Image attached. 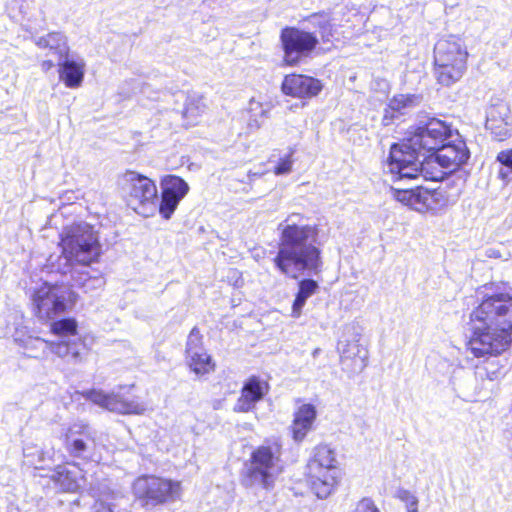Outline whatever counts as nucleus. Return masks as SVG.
<instances>
[{"mask_svg": "<svg viewBox=\"0 0 512 512\" xmlns=\"http://www.w3.org/2000/svg\"><path fill=\"white\" fill-rule=\"evenodd\" d=\"M361 333L354 323L344 327L342 339L338 343L342 369L350 374L361 373L368 363V351L360 345Z\"/></svg>", "mask_w": 512, "mask_h": 512, "instance_id": "nucleus-14", "label": "nucleus"}, {"mask_svg": "<svg viewBox=\"0 0 512 512\" xmlns=\"http://www.w3.org/2000/svg\"><path fill=\"white\" fill-rule=\"evenodd\" d=\"M81 395L94 404L119 414H143L146 410L144 403L137 397H126L119 393H105L101 389L83 391Z\"/></svg>", "mask_w": 512, "mask_h": 512, "instance_id": "nucleus-15", "label": "nucleus"}, {"mask_svg": "<svg viewBox=\"0 0 512 512\" xmlns=\"http://www.w3.org/2000/svg\"><path fill=\"white\" fill-rule=\"evenodd\" d=\"M317 411L314 405L312 404H302L294 413V420L306 424L310 427L313 426V423L316 419Z\"/></svg>", "mask_w": 512, "mask_h": 512, "instance_id": "nucleus-31", "label": "nucleus"}, {"mask_svg": "<svg viewBox=\"0 0 512 512\" xmlns=\"http://www.w3.org/2000/svg\"><path fill=\"white\" fill-rule=\"evenodd\" d=\"M421 154H418V171L417 174L413 177H401L396 178L393 177L390 173H385L390 176V180L393 182L416 179L419 176H422L425 180L431 181H442L446 176L451 174L448 170L442 168L435 160L433 154H431L427 160H420Z\"/></svg>", "mask_w": 512, "mask_h": 512, "instance_id": "nucleus-22", "label": "nucleus"}, {"mask_svg": "<svg viewBox=\"0 0 512 512\" xmlns=\"http://www.w3.org/2000/svg\"><path fill=\"white\" fill-rule=\"evenodd\" d=\"M54 478L62 489L69 492L78 491L85 483L84 474L76 465L59 466Z\"/></svg>", "mask_w": 512, "mask_h": 512, "instance_id": "nucleus-24", "label": "nucleus"}, {"mask_svg": "<svg viewBox=\"0 0 512 512\" xmlns=\"http://www.w3.org/2000/svg\"><path fill=\"white\" fill-rule=\"evenodd\" d=\"M206 105L203 98L197 95L187 97L183 117L187 119L189 124H194L197 117L205 111Z\"/></svg>", "mask_w": 512, "mask_h": 512, "instance_id": "nucleus-29", "label": "nucleus"}, {"mask_svg": "<svg viewBox=\"0 0 512 512\" xmlns=\"http://www.w3.org/2000/svg\"><path fill=\"white\" fill-rule=\"evenodd\" d=\"M355 512H380V510L371 499L363 498L358 502Z\"/></svg>", "mask_w": 512, "mask_h": 512, "instance_id": "nucleus-40", "label": "nucleus"}, {"mask_svg": "<svg viewBox=\"0 0 512 512\" xmlns=\"http://www.w3.org/2000/svg\"><path fill=\"white\" fill-rule=\"evenodd\" d=\"M468 53L462 41L455 37L440 39L434 47L435 73L440 84L450 86L466 71Z\"/></svg>", "mask_w": 512, "mask_h": 512, "instance_id": "nucleus-7", "label": "nucleus"}, {"mask_svg": "<svg viewBox=\"0 0 512 512\" xmlns=\"http://www.w3.org/2000/svg\"><path fill=\"white\" fill-rule=\"evenodd\" d=\"M319 285L318 282L313 279H302L298 283V292L292 304L291 316L293 318H299L302 314V309L306 304L309 297L316 293Z\"/></svg>", "mask_w": 512, "mask_h": 512, "instance_id": "nucleus-25", "label": "nucleus"}, {"mask_svg": "<svg viewBox=\"0 0 512 512\" xmlns=\"http://www.w3.org/2000/svg\"><path fill=\"white\" fill-rule=\"evenodd\" d=\"M124 501V497H113L109 499L97 500L93 507V512H125V509L120 507V502Z\"/></svg>", "mask_w": 512, "mask_h": 512, "instance_id": "nucleus-32", "label": "nucleus"}, {"mask_svg": "<svg viewBox=\"0 0 512 512\" xmlns=\"http://www.w3.org/2000/svg\"><path fill=\"white\" fill-rule=\"evenodd\" d=\"M398 498L406 504V508L408 512H417L418 511V498L412 494L410 491L405 489H400L397 494Z\"/></svg>", "mask_w": 512, "mask_h": 512, "instance_id": "nucleus-37", "label": "nucleus"}, {"mask_svg": "<svg viewBox=\"0 0 512 512\" xmlns=\"http://www.w3.org/2000/svg\"><path fill=\"white\" fill-rule=\"evenodd\" d=\"M204 350L202 346V336L199 330L194 327L190 334L188 335L187 343H186V356L187 357H196L197 352Z\"/></svg>", "mask_w": 512, "mask_h": 512, "instance_id": "nucleus-34", "label": "nucleus"}, {"mask_svg": "<svg viewBox=\"0 0 512 512\" xmlns=\"http://www.w3.org/2000/svg\"><path fill=\"white\" fill-rule=\"evenodd\" d=\"M323 85L320 80L303 74L286 75L281 89L285 95L296 98H312L317 96Z\"/></svg>", "mask_w": 512, "mask_h": 512, "instance_id": "nucleus-18", "label": "nucleus"}, {"mask_svg": "<svg viewBox=\"0 0 512 512\" xmlns=\"http://www.w3.org/2000/svg\"><path fill=\"white\" fill-rule=\"evenodd\" d=\"M281 445L277 442L257 447L246 464L242 482L246 487L270 490L281 473Z\"/></svg>", "mask_w": 512, "mask_h": 512, "instance_id": "nucleus-6", "label": "nucleus"}, {"mask_svg": "<svg viewBox=\"0 0 512 512\" xmlns=\"http://www.w3.org/2000/svg\"><path fill=\"white\" fill-rule=\"evenodd\" d=\"M436 162L450 173L457 171L470 157L466 142L457 132L436 152L433 153Z\"/></svg>", "mask_w": 512, "mask_h": 512, "instance_id": "nucleus-16", "label": "nucleus"}, {"mask_svg": "<svg viewBox=\"0 0 512 512\" xmlns=\"http://www.w3.org/2000/svg\"><path fill=\"white\" fill-rule=\"evenodd\" d=\"M124 191L130 208L144 217L159 211L165 220H169L181 200L189 192L188 183L179 176L166 175L161 180V198L159 205L158 190L155 182L137 172L127 171L124 175Z\"/></svg>", "mask_w": 512, "mask_h": 512, "instance_id": "nucleus-3", "label": "nucleus"}, {"mask_svg": "<svg viewBox=\"0 0 512 512\" xmlns=\"http://www.w3.org/2000/svg\"><path fill=\"white\" fill-rule=\"evenodd\" d=\"M468 350L476 358L487 359L506 351L512 342V295L485 294L472 312Z\"/></svg>", "mask_w": 512, "mask_h": 512, "instance_id": "nucleus-1", "label": "nucleus"}, {"mask_svg": "<svg viewBox=\"0 0 512 512\" xmlns=\"http://www.w3.org/2000/svg\"><path fill=\"white\" fill-rule=\"evenodd\" d=\"M262 174H263V172L257 171V172H253V173L251 174V176H252V177H256V176H258V177H259V176H261Z\"/></svg>", "mask_w": 512, "mask_h": 512, "instance_id": "nucleus-43", "label": "nucleus"}, {"mask_svg": "<svg viewBox=\"0 0 512 512\" xmlns=\"http://www.w3.org/2000/svg\"><path fill=\"white\" fill-rule=\"evenodd\" d=\"M187 363L190 369L197 375L207 374L214 369V364L210 355L204 350L197 352L196 357H187Z\"/></svg>", "mask_w": 512, "mask_h": 512, "instance_id": "nucleus-28", "label": "nucleus"}, {"mask_svg": "<svg viewBox=\"0 0 512 512\" xmlns=\"http://www.w3.org/2000/svg\"><path fill=\"white\" fill-rule=\"evenodd\" d=\"M309 22L319 28V34L324 42L330 41L332 36V25L329 19L324 15H312L309 18Z\"/></svg>", "mask_w": 512, "mask_h": 512, "instance_id": "nucleus-33", "label": "nucleus"}, {"mask_svg": "<svg viewBox=\"0 0 512 512\" xmlns=\"http://www.w3.org/2000/svg\"><path fill=\"white\" fill-rule=\"evenodd\" d=\"M293 153H294V151L291 150L283 158H280L277 165L274 167L275 175H286L291 172L292 165H293V159H292Z\"/></svg>", "mask_w": 512, "mask_h": 512, "instance_id": "nucleus-38", "label": "nucleus"}, {"mask_svg": "<svg viewBox=\"0 0 512 512\" xmlns=\"http://www.w3.org/2000/svg\"><path fill=\"white\" fill-rule=\"evenodd\" d=\"M23 454L30 465L35 468H43L45 461L50 460L53 453L50 451H43L37 446H26L23 449Z\"/></svg>", "mask_w": 512, "mask_h": 512, "instance_id": "nucleus-30", "label": "nucleus"}, {"mask_svg": "<svg viewBox=\"0 0 512 512\" xmlns=\"http://www.w3.org/2000/svg\"><path fill=\"white\" fill-rule=\"evenodd\" d=\"M320 351H321V350H320V348H316V349H314V351L312 352V356H313L314 358H315V357H317V355L320 353Z\"/></svg>", "mask_w": 512, "mask_h": 512, "instance_id": "nucleus-42", "label": "nucleus"}, {"mask_svg": "<svg viewBox=\"0 0 512 512\" xmlns=\"http://www.w3.org/2000/svg\"><path fill=\"white\" fill-rule=\"evenodd\" d=\"M15 341L29 352V357L39 358L41 355L37 353V351L41 350L44 354L48 349L58 357L74 364L80 363L84 360V354L86 351L84 342H80L78 340L52 342L40 337H28L27 339H18L15 337Z\"/></svg>", "mask_w": 512, "mask_h": 512, "instance_id": "nucleus-13", "label": "nucleus"}, {"mask_svg": "<svg viewBox=\"0 0 512 512\" xmlns=\"http://www.w3.org/2000/svg\"><path fill=\"white\" fill-rule=\"evenodd\" d=\"M268 390L269 386L267 382L256 376L250 377L243 384L240 397L237 399L233 411L238 413L252 411L256 404L268 393Z\"/></svg>", "mask_w": 512, "mask_h": 512, "instance_id": "nucleus-20", "label": "nucleus"}, {"mask_svg": "<svg viewBox=\"0 0 512 512\" xmlns=\"http://www.w3.org/2000/svg\"><path fill=\"white\" fill-rule=\"evenodd\" d=\"M485 127L494 139L503 141L512 135V116L505 103L491 106L487 111Z\"/></svg>", "mask_w": 512, "mask_h": 512, "instance_id": "nucleus-19", "label": "nucleus"}, {"mask_svg": "<svg viewBox=\"0 0 512 512\" xmlns=\"http://www.w3.org/2000/svg\"><path fill=\"white\" fill-rule=\"evenodd\" d=\"M311 429H312V427H310L306 424L300 423L293 419L292 436H293L294 441H296V442L303 441Z\"/></svg>", "mask_w": 512, "mask_h": 512, "instance_id": "nucleus-39", "label": "nucleus"}, {"mask_svg": "<svg viewBox=\"0 0 512 512\" xmlns=\"http://www.w3.org/2000/svg\"><path fill=\"white\" fill-rule=\"evenodd\" d=\"M423 160H427L428 158L425 157V154H422Z\"/></svg>", "mask_w": 512, "mask_h": 512, "instance_id": "nucleus-44", "label": "nucleus"}, {"mask_svg": "<svg viewBox=\"0 0 512 512\" xmlns=\"http://www.w3.org/2000/svg\"><path fill=\"white\" fill-rule=\"evenodd\" d=\"M54 66V62L52 60H44L41 64V67L44 71L50 70Z\"/></svg>", "mask_w": 512, "mask_h": 512, "instance_id": "nucleus-41", "label": "nucleus"}, {"mask_svg": "<svg viewBox=\"0 0 512 512\" xmlns=\"http://www.w3.org/2000/svg\"><path fill=\"white\" fill-rule=\"evenodd\" d=\"M133 492L143 505L157 506L178 498L180 484L168 479L144 475L134 481Z\"/></svg>", "mask_w": 512, "mask_h": 512, "instance_id": "nucleus-11", "label": "nucleus"}, {"mask_svg": "<svg viewBox=\"0 0 512 512\" xmlns=\"http://www.w3.org/2000/svg\"><path fill=\"white\" fill-rule=\"evenodd\" d=\"M303 220L302 215L293 213L278 226L280 240L274 263L285 275L298 271L317 276L322 271L319 229Z\"/></svg>", "mask_w": 512, "mask_h": 512, "instance_id": "nucleus-2", "label": "nucleus"}, {"mask_svg": "<svg viewBox=\"0 0 512 512\" xmlns=\"http://www.w3.org/2000/svg\"><path fill=\"white\" fill-rule=\"evenodd\" d=\"M248 111L251 114V118H254L255 126L260 127L261 123L258 121V117H266L269 111V105H263L262 103L251 99L249 102Z\"/></svg>", "mask_w": 512, "mask_h": 512, "instance_id": "nucleus-35", "label": "nucleus"}, {"mask_svg": "<svg viewBox=\"0 0 512 512\" xmlns=\"http://www.w3.org/2000/svg\"><path fill=\"white\" fill-rule=\"evenodd\" d=\"M77 322L74 318H63L58 321H54L50 325L51 332L61 337L60 341H74L81 339L77 337Z\"/></svg>", "mask_w": 512, "mask_h": 512, "instance_id": "nucleus-27", "label": "nucleus"}, {"mask_svg": "<svg viewBox=\"0 0 512 512\" xmlns=\"http://www.w3.org/2000/svg\"><path fill=\"white\" fill-rule=\"evenodd\" d=\"M65 445L71 456L86 457L94 445L93 432L88 424L83 421L74 422L65 434Z\"/></svg>", "mask_w": 512, "mask_h": 512, "instance_id": "nucleus-17", "label": "nucleus"}, {"mask_svg": "<svg viewBox=\"0 0 512 512\" xmlns=\"http://www.w3.org/2000/svg\"><path fill=\"white\" fill-rule=\"evenodd\" d=\"M57 62L59 65V76L64 84L69 88L79 87L84 79V61L82 59H70L67 54L62 61Z\"/></svg>", "mask_w": 512, "mask_h": 512, "instance_id": "nucleus-23", "label": "nucleus"}, {"mask_svg": "<svg viewBox=\"0 0 512 512\" xmlns=\"http://www.w3.org/2000/svg\"><path fill=\"white\" fill-rule=\"evenodd\" d=\"M280 39L284 51V61L290 66L305 62L311 57L319 43L315 33L296 27L282 29Z\"/></svg>", "mask_w": 512, "mask_h": 512, "instance_id": "nucleus-12", "label": "nucleus"}, {"mask_svg": "<svg viewBox=\"0 0 512 512\" xmlns=\"http://www.w3.org/2000/svg\"><path fill=\"white\" fill-rule=\"evenodd\" d=\"M311 489L320 499L327 498L334 490L340 478L335 452L328 445H319L315 449L313 460L308 464Z\"/></svg>", "mask_w": 512, "mask_h": 512, "instance_id": "nucleus-8", "label": "nucleus"}, {"mask_svg": "<svg viewBox=\"0 0 512 512\" xmlns=\"http://www.w3.org/2000/svg\"><path fill=\"white\" fill-rule=\"evenodd\" d=\"M394 197L397 201L419 213L430 212L432 214L447 207L450 201L449 195L441 187L395 188Z\"/></svg>", "mask_w": 512, "mask_h": 512, "instance_id": "nucleus-10", "label": "nucleus"}, {"mask_svg": "<svg viewBox=\"0 0 512 512\" xmlns=\"http://www.w3.org/2000/svg\"><path fill=\"white\" fill-rule=\"evenodd\" d=\"M422 102V96L418 94H398L390 99L388 108L383 116V124L389 125L390 120L398 115H404Z\"/></svg>", "mask_w": 512, "mask_h": 512, "instance_id": "nucleus-21", "label": "nucleus"}, {"mask_svg": "<svg viewBox=\"0 0 512 512\" xmlns=\"http://www.w3.org/2000/svg\"><path fill=\"white\" fill-rule=\"evenodd\" d=\"M457 132L445 121L429 119L416 127L412 135L402 143L391 146L384 172L396 178L415 176L418 171V154L422 150L433 154Z\"/></svg>", "mask_w": 512, "mask_h": 512, "instance_id": "nucleus-5", "label": "nucleus"}, {"mask_svg": "<svg viewBox=\"0 0 512 512\" xmlns=\"http://www.w3.org/2000/svg\"><path fill=\"white\" fill-rule=\"evenodd\" d=\"M36 45L41 49H49L57 56V61H62L68 54V47L65 36L60 32H51L46 36L39 37Z\"/></svg>", "mask_w": 512, "mask_h": 512, "instance_id": "nucleus-26", "label": "nucleus"}, {"mask_svg": "<svg viewBox=\"0 0 512 512\" xmlns=\"http://www.w3.org/2000/svg\"><path fill=\"white\" fill-rule=\"evenodd\" d=\"M61 247L67 266L63 274L70 273L73 286L87 292L104 284L102 277L91 276L87 270L102 254L98 233L92 225L77 222L66 227L61 234Z\"/></svg>", "mask_w": 512, "mask_h": 512, "instance_id": "nucleus-4", "label": "nucleus"}, {"mask_svg": "<svg viewBox=\"0 0 512 512\" xmlns=\"http://www.w3.org/2000/svg\"><path fill=\"white\" fill-rule=\"evenodd\" d=\"M496 159L499 163H501V165H503L507 169V172L504 170H500V176L503 179L507 178L508 174L512 173V149L500 151Z\"/></svg>", "mask_w": 512, "mask_h": 512, "instance_id": "nucleus-36", "label": "nucleus"}, {"mask_svg": "<svg viewBox=\"0 0 512 512\" xmlns=\"http://www.w3.org/2000/svg\"><path fill=\"white\" fill-rule=\"evenodd\" d=\"M76 302V294L66 285L44 283L33 294L35 314L41 320L53 319Z\"/></svg>", "mask_w": 512, "mask_h": 512, "instance_id": "nucleus-9", "label": "nucleus"}]
</instances>
